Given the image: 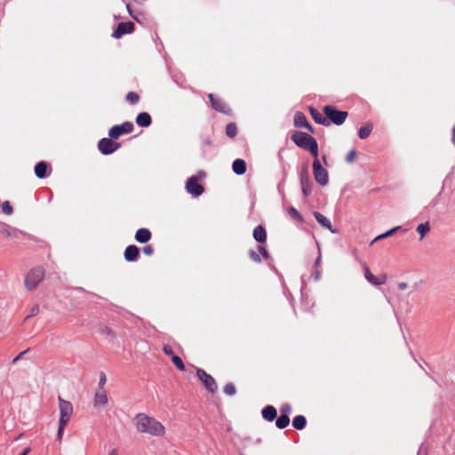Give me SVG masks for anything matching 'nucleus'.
<instances>
[{
	"label": "nucleus",
	"instance_id": "f257e3e1",
	"mask_svg": "<svg viewBox=\"0 0 455 455\" xmlns=\"http://www.w3.org/2000/svg\"><path fill=\"white\" fill-rule=\"evenodd\" d=\"M132 422L139 433L153 436H161L165 433L163 424L146 413L136 414Z\"/></svg>",
	"mask_w": 455,
	"mask_h": 455
},
{
	"label": "nucleus",
	"instance_id": "f03ea898",
	"mask_svg": "<svg viewBox=\"0 0 455 455\" xmlns=\"http://www.w3.org/2000/svg\"><path fill=\"white\" fill-rule=\"evenodd\" d=\"M313 174L315 181L322 187H325L329 182L328 171L322 166L320 160L313 161Z\"/></svg>",
	"mask_w": 455,
	"mask_h": 455
},
{
	"label": "nucleus",
	"instance_id": "7ed1b4c3",
	"mask_svg": "<svg viewBox=\"0 0 455 455\" xmlns=\"http://www.w3.org/2000/svg\"><path fill=\"white\" fill-rule=\"evenodd\" d=\"M44 276V271L42 267H36L30 270L25 279V285L27 289L33 290L37 284L43 280Z\"/></svg>",
	"mask_w": 455,
	"mask_h": 455
},
{
	"label": "nucleus",
	"instance_id": "20e7f679",
	"mask_svg": "<svg viewBox=\"0 0 455 455\" xmlns=\"http://www.w3.org/2000/svg\"><path fill=\"white\" fill-rule=\"evenodd\" d=\"M58 401L60 408L59 422L68 424L73 414V405L69 401L64 400L60 396H59Z\"/></svg>",
	"mask_w": 455,
	"mask_h": 455
},
{
	"label": "nucleus",
	"instance_id": "39448f33",
	"mask_svg": "<svg viewBox=\"0 0 455 455\" xmlns=\"http://www.w3.org/2000/svg\"><path fill=\"white\" fill-rule=\"evenodd\" d=\"M324 114L326 116L335 124L340 125L342 124L347 116V113L346 111H339L335 109L331 106H325L323 108Z\"/></svg>",
	"mask_w": 455,
	"mask_h": 455
},
{
	"label": "nucleus",
	"instance_id": "423d86ee",
	"mask_svg": "<svg viewBox=\"0 0 455 455\" xmlns=\"http://www.w3.org/2000/svg\"><path fill=\"white\" fill-rule=\"evenodd\" d=\"M292 141L299 148L307 149L315 140V138L309 134L302 132H295L291 136Z\"/></svg>",
	"mask_w": 455,
	"mask_h": 455
},
{
	"label": "nucleus",
	"instance_id": "0eeeda50",
	"mask_svg": "<svg viewBox=\"0 0 455 455\" xmlns=\"http://www.w3.org/2000/svg\"><path fill=\"white\" fill-rule=\"evenodd\" d=\"M133 130V124L130 122H125L120 125H114L110 128L108 135L111 139H118L123 134H128Z\"/></svg>",
	"mask_w": 455,
	"mask_h": 455
},
{
	"label": "nucleus",
	"instance_id": "6e6552de",
	"mask_svg": "<svg viewBox=\"0 0 455 455\" xmlns=\"http://www.w3.org/2000/svg\"><path fill=\"white\" fill-rule=\"evenodd\" d=\"M196 374L198 379L204 383V387L208 391H210L211 393H214L217 391L218 386L216 384V381L211 375L207 374L206 371H204L202 369H198Z\"/></svg>",
	"mask_w": 455,
	"mask_h": 455
},
{
	"label": "nucleus",
	"instance_id": "1a4fd4ad",
	"mask_svg": "<svg viewBox=\"0 0 455 455\" xmlns=\"http://www.w3.org/2000/svg\"><path fill=\"white\" fill-rule=\"evenodd\" d=\"M186 189L188 193L191 194L194 196H199L204 193V188L201 186L196 177L192 176L187 180Z\"/></svg>",
	"mask_w": 455,
	"mask_h": 455
},
{
	"label": "nucleus",
	"instance_id": "9d476101",
	"mask_svg": "<svg viewBox=\"0 0 455 455\" xmlns=\"http://www.w3.org/2000/svg\"><path fill=\"white\" fill-rule=\"evenodd\" d=\"M119 147V144L113 142L110 139H101L99 141L98 148L99 150L103 155H109L114 153Z\"/></svg>",
	"mask_w": 455,
	"mask_h": 455
},
{
	"label": "nucleus",
	"instance_id": "9b49d317",
	"mask_svg": "<svg viewBox=\"0 0 455 455\" xmlns=\"http://www.w3.org/2000/svg\"><path fill=\"white\" fill-rule=\"evenodd\" d=\"M134 28L133 23L131 21L121 22L117 25L116 28L114 30L112 36L115 38H120L122 36L125 34L132 33Z\"/></svg>",
	"mask_w": 455,
	"mask_h": 455
},
{
	"label": "nucleus",
	"instance_id": "f8f14e48",
	"mask_svg": "<svg viewBox=\"0 0 455 455\" xmlns=\"http://www.w3.org/2000/svg\"><path fill=\"white\" fill-rule=\"evenodd\" d=\"M364 277L365 279L371 283L372 285H381L384 284L387 281V275H382L379 277H376L370 270L367 266H364Z\"/></svg>",
	"mask_w": 455,
	"mask_h": 455
},
{
	"label": "nucleus",
	"instance_id": "ddd939ff",
	"mask_svg": "<svg viewBox=\"0 0 455 455\" xmlns=\"http://www.w3.org/2000/svg\"><path fill=\"white\" fill-rule=\"evenodd\" d=\"M300 185L303 195L307 196L311 193L312 184L309 180L307 168L300 173Z\"/></svg>",
	"mask_w": 455,
	"mask_h": 455
},
{
	"label": "nucleus",
	"instance_id": "4468645a",
	"mask_svg": "<svg viewBox=\"0 0 455 455\" xmlns=\"http://www.w3.org/2000/svg\"><path fill=\"white\" fill-rule=\"evenodd\" d=\"M108 395L106 390L104 388L97 389L94 395V407L100 408L105 406L108 403Z\"/></svg>",
	"mask_w": 455,
	"mask_h": 455
},
{
	"label": "nucleus",
	"instance_id": "2eb2a0df",
	"mask_svg": "<svg viewBox=\"0 0 455 455\" xmlns=\"http://www.w3.org/2000/svg\"><path fill=\"white\" fill-rule=\"evenodd\" d=\"M140 256L139 248L136 245H129L124 251V259L128 262L137 261Z\"/></svg>",
	"mask_w": 455,
	"mask_h": 455
},
{
	"label": "nucleus",
	"instance_id": "dca6fc26",
	"mask_svg": "<svg viewBox=\"0 0 455 455\" xmlns=\"http://www.w3.org/2000/svg\"><path fill=\"white\" fill-rule=\"evenodd\" d=\"M208 98L210 99L212 106L215 110L226 114L229 112L228 108L226 106L223 100L220 99H215L212 94H209Z\"/></svg>",
	"mask_w": 455,
	"mask_h": 455
},
{
	"label": "nucleus",
	"instance_id": "f3484780",
	"mask_svg": "<svg viewBox=\"0 0 455 455\" xmlns=\"http://www.w3.org/2000/svg\"><path fill=\"white\" fill-rule=\"evenodd\" d=\"M314 216L316 220V221L323 228H327L328 230H330L332 234H335L337 233V230L332 228V226L331 224V221L325 217L323 216L322 213L318 212H314Z\"/></svg>",
	"mask_w": 455,
	"mask_h": 455
},
{
	"label": "nucleus",
	"instance_id": "a211bd4d",
	"mask_svg": "<svg viewBox=\"0 0 455 455\" xmlns=\"http://www.w3.org/2000/svg\"><path fill=\"white\" fill-rule=\"evenodd\" d=\"M294 125L296 127L307 128L312 131L311 125L308 124L306 116L301 112H297L294 116Z\"/></svg>",
	"mask_w": 455,
	"mask_h": 455
},
{
	"label": "nucleus",
	"instance_id": "6ab92c4d",
	"mask_svg": "<svg viewBox=\"0 0 455 455\" xmlns=\"http://www.w3.org/2000/svg\"><path fill=\"white\" fill-rule=\"evenodd\" d=\"M151 238V232L148 228H140L135 234V239L137 242L145 243Z\"/></svg>",
	"mask_w": 455,
	"mask_h": 455
},
{
	"label": "nucleus",
	"instance_id": "aec40b11",
	"mask_svg": "<svg viewBox=\"0 0 455 455\" xmlns=\"http://www.w3.org/2000/svg\"><path fill=\"white\" fill-rule=\"evenodd\" d=\"M233 172L237 175H243L246 172V163L243 159H235L232 164Z\"/></svg>",
	"mask_w": 455,
	"mask_h": 455
},
{
	"label": "nucleus",
	"instance_id": "412c9836",
	"mask_svg": "<svg viewBox=\"0 0 455 455\" xmlns=\"http://www.w3.org/2000/svg\"><path fill=\"white\" fill-rule=\"evenodd\" d=\"M136 124L141 127H148L151 124V116L146 112L140 113L136 117Z\"/></svg>",
	"mask_w": 455,
	"mask_h": 455
},
{
	"label": "nucleus",
	"instance_id": "4be33fe9",
	"mask_svg": "<svg viewBox=\"0 0 455 455\" xmlns=\"http://www.w3.org/2000/svg\"><path fill=\"white\" fill-rule=\"evenodd\" d=\"M253 238L258 243H265L267 239V233L262 226H257L253 230Z\"/></svg>",
	"mask_w": 455,
	"mask_h": 455
},
{
	"label": "nucleus",
	"instance_id": "5701e85b",
	"mask_svg": "<svg viewBox=\"0 0 455 455\" xmlns=\"http://www.w3.org/2000/svg\"><path fill=\"white\" fill-rule=\"evenodd\" d=\"M262 417L267 421H273L276 418V410L272 405H267L262 410Z\"/></svg>",
	"mask_w": 455,
	"mask_h": 455
},
{
	"label": "nucleus",
	"instance_id": "b1692460",
	"mask_svg": "<svg viewBox=\"0 0 455 455\" xmlns=\"http://www.w3.org/2000/svg\"><path fill=\"white\" fill-rule=\"evenodd\" d=\"M47 164L45 162H39L35 166V173L37 178L44 179L47 176Z\"/></svg>",
	"mask_w": 455,
	"mask_h": 455
},
{
	"label": "nucleus",
	"instance_id": "393cba45",
	"mask_svg": "<svg viewBox=\"0 0 455 455\" xmlns=\"http://www.w3.org/2000/svg\"><path fill=\"white\" fill-rule=\"evenodd\" d=\"M306 424V418L302 415L296 416L292 420V426L298 430H302L303 428H305Z\"/></svg>",
	"mask_w": 455,
	"mask_h": 455
},
{
	"label": "nucleus",
	"instance_id": "a878e982",
	"mask_svg": "<svg viewBox=\"0 0 455 455\" xmlns=\"http://www.w3.org/2000/svg\"><path fill=\"white\" fill-rule=\"evenodd\" d=\"M310 113H311L312 117L317 124H329V122L326 120V118L323 117V115L320 112H318L316 109L311 108Z\"/></svg>",
	"mask_w": 455,
	"mask_h": 455
},
{
	"label": "nucleus",
	"instance_id": "bb28decb",
	"mask_svg": "<svg viewBox=\"0 0 455 455\" xmlns=\"http://www.w3.org/2000/svg\"><path fill=\"white\" fill-rule=\"evenodd\" d=\"M289 422H290L289 417H287L286 415H280L276 419L275 426L279 429H283V428H285L289 425Z\"/></svg>",
	"mask_w": 455,
	"mask_h": 455
},
{
	"label": "nucleus",
	"instance_id": "cd10ccee",
	"mask_svg": "<svg viewBox=\"0 0 455 455\" xmlns=\"http://www.w3.org/2000/svg\"><path fill=\"white\" fill-rule=\"evenodd\" d=\"M372 131V125L369 124L363 126L358 131V136L360 139L364 140L368 138Z\"/></svg>",
	"mask_w": 455,
	"mask_h": 455
},
{
	"label": "nucleus",
	"instance_id": "c85d7f7f",
	"mask_svg": "<svg viewBox=\"0 0 455 455\" xmlns=\"http://www.w3.org/2000/svg\"><path fill=\"white\" fill-rule=\"evenodd\" d=\"M430 225L428 222L421 223L417 227V232L420 235V240L424 238L426 234L429 232Z\"/></svg>",
	"mask_w": 455,
	"mask_h": 455
},
{
	"label": "nucleus",
	"instance_id": "c756f323",
	"mask_svg": "<svg viewBox=\"0 0 455 455\" xmlns=\"http://www.w3.org/2000/svg\"><path fill=\"white\" fill-rule=\"evenodd\" d=\"M237 132L236 125L234 123H230L226 127V133L228 137H235Z\"/></svg>",
	"mask_w": 455,
	"mask_h": 455
},
{
	"label": "nucleus",
	"instance_id": "7c9ffc66",
	"mask_svg": "<svg viewBox=\"0 0 455 455\" xmlns=\"http://www.w3.org/2000/svg\"><path fill=\"white\" fill-rule=\"evenodd\" d=\"M307 150H308L311 155L314 156V161L319 160L318 158V145L317 142L315 141L311 146L307 147Z\"/></svg>",
	"mask_w": 455,
	"mask_h": 455
},
{
	"label": "nucleus",
	"instance_id": "2f4dec72",
	"mask_svg": "<svg viewBox=\"0 0 455 455\" xmlns=\"http://www.w3.org/2000/svg\"><path fill=\"white\" fill-rule=\"evenodd\" d=\"M288 212H289V214H290V216L291 218L296 219V220H298L300 222L303 221L302 216L300 215V213L293 206H291L288 209Z\"/></svg>",
	"mask_w": 455,
	"mask_h": 455
},
{
	"label": "nucleus",
	"instance_id": "473e14b6",
	"mask_svg": "<svg viewBox=\"0 0 455 455\" xmlns=\"http://www.w3.org/2000/svg\"><path fill=\"white\" fill-rule=\"evenodd\" d=\"M172 361L180 371H184L185 366L180 357L172 355Z\"/></svg>",
	"mask_w": 455,
	"mask_h": 455
},
{
	"label": "nucleus",
	"instance_id": "72a5a7b5",
	"mask_svg": "<svg viewBox=\"0 0 455 455\" xmlns=\"http://www.w3.org/2000/svg\"><path fill=\"white\" fill-rule=\"evenodd\" d=\"M139 95L135 92H129L127 95H126V100L128 102H130L131 104H135L139 101Z\"/></svg>",
	"mask_w": 455,
	"mask_h": 455
},
{
	"label": "nucleus",
	"instance_id": "f704fd0d",
	"mask_svg": "<svg viewBox=\"0 0 455 455\" xmlns=\"http://www.w3.org/2000/svg\"><path fill=\"white\" fill-rule=\"evenodd\" d=\"M224 393L227 395H233L235 394V387L232 383H228L224 387Z\"/></svg>",
	"mask_w": 455,
	"mask_h": 455
},
{
	"label": "nucleus",
	"instance_id": "c9c22d12",
	"mask_svg": "<svg viewBox=\"0 0 455 455\" xmlns=\"http://www.w3.org/2000/svg\"><path fill=\"white\" fill-rule=\"evenodd\" d=\"M281 415H286L289 417V415L291 412V406L288 403L283 404L280 408Z\"/></svg>",
	"mask_w": 455,
	"mask_h": 455
},
{
	"label": "nucleus",
	"instance_id": "e433bc0d",
	"mask_svg": "<svg viewBox=\"0 0 455 455\" xmlns=\"http://www.w3.org/2000/svg\"><path fill=\"white\" fill-rule=\"evenodd\" d=\"M2 211L7 215L12 213V207L9 202L6 201L2 204Z\"/></svg>",
	"mask_w": 455,
	"mask_h": 455
},
{
	"label": "nucleus",
	"instance_id": "4c0bfd02",
	"mask_svg": "<svg viewBox=\"0 0 455 455\" xmlns=\"http://www.w3.org/2000/svg\"><path fill=\"white\" fill-rule=\"evenodd\" d=\"M68 424H62L60 422H59V427H58V433H57V439L59 441H61L62 439V435H63V433H64V429H65V427L67 426Z\"/></svg>",
	"mask_w": 455,
	"mask_h": 455
},
{
	"label": "nucleus",
	"instance_id": "58836bf2",
	"mask_svg": "<svg viewBox=\"0 0 455 455\" xmlns=\"http://www.w3.org/2000/svg\"><path fill=\"white\" fill-rule=\"evenodd\" d=\"M355 156H356V151L355 149H352L347 155L346 161L349 164L353 163L355 161Z\"/></svg>",
	"mask_w": 455,
	"mask_h": 455
},
{
	"label": "nucleus",
	"instance_id": "ea45409f",
	"mask_svg": "<svg viewBox=\"0 0 455 455\" xmlns=\"http://www.w3.org/2000/svg\"><path fill=\"white\" fill-rule=\"evenodd\" d=\"M249 254H250L251 259L253 260L254 262H260L261 261L259 254L256 251H251Z\"/></svg>",
	"mask_w": 455,
	"mask_h": 455
},
{
	"label": "nucleus",
	"instance_id": "a19ab883",
	"mask_svg": "<svg viewBox=\"0 0 455 455\" xmlns=\"http://www.w3.org/2000/svg\"><path fill=\"white\" fill-rule=\"evenodd\" d=\"M143 252L146 254V255H152L153 252H154V249H153V246L148 244V245H146L145 247H143Z\"/></svg>",
	"mask_w": 455,
	"mask_h": 455
},
{
	"label": "nucleus",
	"instance_id": "79ce46f5",
	"mask_svg": "<svg viewBox=\"0 0 455 455\" xmlns=\"http://www.w3.org/2000/svg\"><path fill=\"white\" fill-rule=\"evenodd\" d=\"M258 250H259V252L262 255L264 259H268L269 255H268V252L267 251L265 247L259 246Z\"/></svg>",
	"mask_w": 455,
	"mask_h": 455
},
{
	"label": "nucleus",
	"instance_id": "37998d69",
	"mask_svg": "<svg viewBox=\"0 0 455 455\" xmlns=\"http://www.w3.org/2000/svg\"><path fill=\"white\" fill-rule=\"evenodd\" d=\"M164 352L166 355H171L172 357V355H175L173 354V350H172V348L170 346H167V345H165V346L164 347Z\"/></svg>",
	"mask_w": 455,
	"mask_h": 455
},
{
	"label": "nucleus",
	"instance_id": "c03bdc74",
	"mask_svg": "<svg viewBox=\"0 0 455 455\" xmlns=\"http://www.w3.org/2000/svg\"><path fill=\"white\" fill-rule=\"evenodd\" d=\"M28 352V350L20 352L16 357L12 359V363L15 364L19 360H20L24 355Z\"/></svg>",
	"mask_w": 455,
	"mask_h": 455
},
{
	"label": "nucleus",
	"instance_id": "a18cd8bd",
	"mask_svg": "<svg viewBox=\"0 0 455 455\" xmlns=\"http://www.w3.org/2000/svg\"><path fill=\"white\" fill-rule=\"evenodd\" d=\"M106 383V377L104 374L101 375L100 381H99V387L98 389L104 388V385Z\"/></svg>",
	"mask_w": 455,
	"mask_h": 455
},
{
	"label": "nucleus",
	"instance_id": "49530a36",
	"mask_svg": "<svg viewBox=\"0 0 455 455\" xmlns=\"http://www.w3.org/2000/svg\"><path fill=\"white\" fill-rule=\"evenodd\" d=\"M400 228V227H395L389 230H387V232H385V235L387 237L390 236L391 235H393L396 230H398Z\"/></svg>",
	"mask_w": 455,
	"mask_h": 455
},
{
	"label": "nucleus",
	"instance_id": "de8ad7c7",
	"mask_svg": "<svg viewBox=\"0 0 455 455\" xmlns=\"http://www.w3.org/2000/svg\"><path fill=\"white\" fill-rule=\"evenodd\" d=\"M2 233L4 235H5L6 236H11L12 235V231L10 230V228L8 226H5L3 230H2Z\"/></svg>",
	"mask_w": 455,
	"mask_h": 455
},
{
	"label": "nucleus",
	"instance_id": "09e8293b",
	"mask_svg": "<svg viewBox=\"0 0 455 455\" xmlns=\"http://www.w3.org/2000/svg\"><path fill=\"white\" fill-rule=\"evenodd\" d=\"M386 237H387V236H386V235H385V234L383 233V234H381V235H379L376 236V237L371 241V244H373L375 242H377V241H379V240H381V239H384V238H386Z\"/></svg>",
	"mask_w": 455,
	"mask_h": 455
},
{
	"label": "nucleus",
	"instance_id": "8fccbe9b",
	"mask_svg": "<svg viewBox=\"0 0 455 455\" xmlns=\"http://www.w3.org/2000/svg\"><path fill=\"white\" fill-rule=\"evenodd\" d=\"M313 276H314L315 281H318L320 279V277H321V271L316 269L315 271V273L313 274Z\"/></svg>",
	"mask_w": 455,
	"mask_h": 455
},
{
	"label": "nucleus",
	"instance_id": "3c124183",
	"mask_svg": "<svg viewBox=\"0 0 455 455\" xmlns=\"http://www.w3.org/2000/svg\"><path fill=\"white\" fill-rule=\"evenodd\" d=\"M39 311V308L38 307H35L31 309V312H30V315H28V317H30V316H33V315H36Z\"/></svg>",
	"mask_w": 455,
	"mask_h": 455
},
{
	"label": "nucleus",
	"instance_id": "603ef678",
	"mask_svg": "<svg viewBox=\"0 0 455 455\" xmlns=\"http://www.w3.org/2000/svg\"><path fill=\"white\" fill-rule=\"evenodd\" d=\"M397 286H398L399 290L403 291V290L406 289L408 285L406 283H399L397 284Z\"/></svg>",
	"mask_w": 455,
	"mask_h": 455
},
{
	"label": "nucleus",
	"instance_id": "864d4df0",
	"mask_svg": "<svg viewBox=\"0 0 455 455\" xmlns=\"http://www.w3.org/2000/svg\"><path fill=\"white\" fill-rule=\"evenodd\" d=\"M321 259H322V256H321V253H319V255L316 258L315 262V267H319V265L321 263Z\"/></svg>",
	"mask_w": 455,
	"mask_h": 455
},
{
	"label": "nucleus",
	"instance_id": "5fc2aeb1",
	"mask_svg": "<svg viewBox=\"0 0 455 455\" xmlns=\"http://www.w3.org/2000/svg\"><path fill=\"white\" fill-rule=\"evenodd\" d=\"M108 455H118V451L116 449H112L109 452H108Z\"/></svg>",
	"mask_w": 455,
	"mask_h": 455
},
{
	"label": "nucleus",
	"instance_id": "6e6d98bb",
	"mask_svg": "<svg viewBox=\"0 0 455 455\" xmlns=\"http://www.w3.org/2000/svg\"><path fill=\"white\" fill-rule=\"evenodd\" d=\"M30 451V448H26L20 455H28Z\"/></svg>",
	"mask_w": 455,
	"mask_h": 455
},
{
	"label": "nucleus",
	"instance_id": "4d7b16f0",
	"mask_svg": "<svg viewBox=\"0 0 455 455\" xmlns=\"http://www.w3.org/2000/svg\"><path fill=\"white\" fill-rule=\"evenodd\" d=\"M323 162L325 165H327V159L325 156H323Z\"/></svg>",
	"mask_w": 455,
	"mask_h": 455
}]
</instances>
